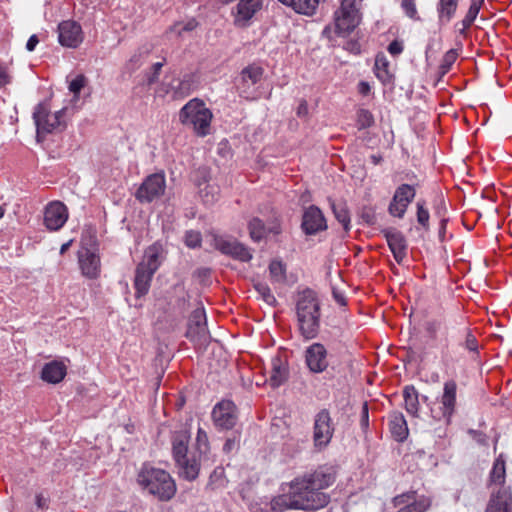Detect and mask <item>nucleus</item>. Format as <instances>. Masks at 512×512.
<instances>
[{"label": "nucleus", "mask_w": 512, "mask_h": 512, "mask_svg": "<svg viewBox=\"0 0 512 512\" xmlns=\"http://www.w3.org/2000/svg\"><path fill=\"white\" fill-rule=\"evenodd\" d=\"M293 500V491L290 489L288 494L279 495L271 500V509L275 512L294 509Z\"/></svg>", "instance_id": "58836bf2"}, {"label": "nucleus", "mask_w": 512, "mask_h": 512, "mask_svg": "<svg viewBox=\"0 0 512 512\" xmlns=\"http://www.w3.org/2000/svg\"><path fill=\"white\" fill-rule=\"evenodd\" d=\"M485 512H512V490L510 487L493 489Z\"/></svg>", "instance_id": "aec40b11"}, {"label": "nucleus", "mask_w": 512, "mask_h": 512, "mask_svg": "<svg viewBox=\"0 0 512 512\" xmlns=\"http://www.w3.org/2000/svg\"><path fill=\"white\" fill-rule=\"evenodd\" d=\"M152 49L153 46L151 44L141 46L125 64L124 72L132 74L138 70L144 64Z\"/></svg>", "instance_id": "2f4dec72"}, {"label": "nucleus", "mask_w": 512, "mask_h": 512, "mask_svg": "<svg viewBox=\"0 0 512 512\" xmlns=\"http://www.w3.org/2000/svg\"><path fill=\"white\" fill-rule=\"evenodd\" d=\"M269 275L273 284H286L287 283V266L279 259H274L269 264Z\"/></svg>", "instance_id": "72a5a7b5"}, {"label": "nucleus", "mask_w": 512, "mask_h": 512, "mask_svg": "<svg viewBox=\"0 0 512 512\" xmlns=\"http://www.w3.org/2000/svg\"><path fill=\"white\" fill-rule=\"evenodd\" d=\"M374 73L376 77L383 83H390L392 75L389 72V61L384 53H378L375 57Z\"/></svg>", "instance_id": "f704fd0d"}, {"label": "nucleus", "mask_w": 512, "mask_h": 512, "mask_svg": "<svg viewBox=\"0 0 512 512\" xmlns=\"http://www.w3.org/2000/svg\"><path fill=\"white\" fill-rule=\"evenodd\" d=\"M406 411L416 417L419 411V395L414 386H406L403 390Z\"/></svg>", "instance_id": "c9c22d12"}, {"label": "nucleus", "mask_w": 512, "mask_h": 512, "mask_svg": "<svg viewBox=\"0 0 512 512\" xmlns=\"http://www.w3.org/2000/svg\"><path fill=\"white\" fill-rule=\"evenodd\" d=\"M264 70L257 64H251L243 68L236 82L237 89L242 97L247 99L254 98L256 94V84L262 79Z\"/></svg>", "instance_id": "1a4fd4ad"}, {"label": "nucleus", "mask_w": 512, "mask_h": 512, "mask_svg": "<svg viewBox=\"0 0 512 512\" xmlns=\"http://www.w3.org/2000/svg\"><path fill=\"white\" fill-rule=\"evenodd\" d=\"M239 447V437H232V438H228L226 440V442L224 443L223 445V451L225 453H230L234 450H237Z\"/></svg>", "instance_id": "052dcab7"}, {"label": "nucleus", "mask_w": 512, "mask_h": 512, "mask_svg": "<svg viewBox=\"0 0 512 512\" xmlns=\"http://www.w3.org/2000/svg\"><path fill=\"white\" fill-rule=\"evenodd\" d=\"M357 123L360 129H366L374 124V117L367 109H360L357 113Z\"/></svg>", "instance_id": "3c124183"}, {"label": "nucleus", "mask_w": 512, "mask_h": 512, "mask_svg": "<svg viewBox=\"0 0 512 512\" xmlns=\"http://www.w3.org/2000/svg\"><path fill=\"white\" fill-rule=\"evenodd\" d=\"M190 434L186 430L176 431L172 435V452L179 470V476L187 481H194L200 471V460L196 453L189 451Z\"/></svg>", "instance_id": "7ed1b4c3"}, {"label": "nucleus", "mask_w": 512, "mask_h": 512, "mask_svg": "<svg viewBox=\"0 0 512 512\" xmlns=\"http://www.w3.org/2000/svg\"><path fill=\"white\" fill-rule=\"evenodd\" d=\"M415 195L414 187L409 184H401L397 187L388 207L390 215L400 219L403 218Z\"/></svg>", "instance_id": "ddd939ff"}, {"label": "nucleus", "mask_w": 512, "mask_h": 512, "mask_svg": "<svg viewBox=\"0 0 512 512\" xmlns=\"http://www.w3.org/2000/svg\"><path fill=\"white\" fill-rule=\"evenodd\" d=\"M270 383L273 387L284 384L289 376L288 364L280 356L271 359Z\"/></svg>", "instance_id": "bb28decb"}, {"label": "nucleus", "mask_w": 512, "mask_h": 512, "mask_svg": "<svg viewBox=\"0 0 512 512\" xmlns=\"http://www.w3.org/2000/svg\"><path fill=\"white\" fill-rule=\"evenodd\" d=\"M78 262L81 273L89 279H96L100 275V257L95 252L85 248L78 253Z\"/></svg>", "instance_id": "5701e85b"}, {"label": "nucleus", "mask_w": 512, "mask_h": 512, "mask_svg": "<svg viewBox=\"0 0 512 512\" xmlns=\"http://www.w3.org/2000/svg\"><path fill=\"white\" fill-rule=\"evenodd\" d=\"M58 32H81V27L75 21H63L58 25Z\"/></svg>", "instance_id": "6e6d98bb"}, {"label": "nucleus", "mask_w": 512, "mask_h": 512, "mask_svg": "<svg viewBox=\"0 0 512 512\" xmlns=\"http://www.w3.org/2000/svg\"><path fill=\"white\" fill-rule=\"evenodd\" d=\"M196 27L197 22L194 19H191L188 20L182 28L176 26L174 32H191L196 29Z\"/></svg>", "instance_id": "e2e57ef3"}, {"label": "nucleus", "mask_w": 512, "mask_h": 512, "mask_svg": "<svg viewBox=\"0 0 512 512\" xmlns=\"http://www.w3.org/2000/svg\"><path fill=\"white\" fill-rule=\"evenodd\" d=\"M66 375V367L60 362L47 363L41 373V377L48 383H59Z\"/></svg>", "instance_id": "7c9ffc66"}, {"label": "nucleus", "mask_w": 512, "mask_h": 512, "mask_svg": "<svg viewBox=\"0 0 512 512\" xmlns=\"http://www.w3.org/2000/svg\"><path fill=\"white\" fill-rule=\"evenodd\" d=\"M185 245L191 249H195L201 246L202 235L199 231L188 230L184 236Z\"/></svg>", "instance_id": "8fccbe9b"}, {"label": "nucleus", "mask_w": 512, "mask_h": 512, "mask_svg": "<svg viewBox=\"0 0 512 512\" xmlns=\"http://www.w3.org/2000/svg\"><path fill=\"white\" fill-rule=\"evenodd\" d=\"M332 210L335 218L342 224L345 231L350 230V214L345 203H333Z\"/></svg>", "instance_id": "ea45409f"}, {"label": "nucleus", "mask_w": 512, "mask_h": 512, "mask_svg": "<svg viewBox=\"0 0 512 512\" xmlns=\"http://www.w3.org/2000/svg\"><path fill=\"white\" fill-rule=\"evenodd\" d=\"M64 115V109L51 114L49 108L44 103H39L33 112V119L37 127V133H51L61 125V118Z\"/></svg>", "instance_id": "f8f14e48"}, {"label": "nucleus", "mask_w": 512, "mask_h": 512, "mask_svg": "<svg viewBox=\"0 0 512 512\" xmlns=\"http://www.w3.org/2000/svg\"><path fill=\"white\" fill-rule=\"evenodd\" d=\"M164 258L163 246L156 242L145 249L143 260L138 265L156 272Z\"/></svg>", "instance_id": "a878e982"}, {"label": "nucleus", "mask_w": 512, "mask_h": 512, "mask_svg": "<svg viewBox=\"0 0 512 512\" xmlns=\"http://www.w3.org/2000/svg\"><path fill=\"white\" fill-rule=\"evenodd\" d=\"M506 483V456L500 453L493 462L492 468L489 472L487 487L491 489H498L505 486Z\"/></svg>", "instance_id": "b1692460"}, {"label": "nucleus", "mask_w": 512, "mask_h": 512, "mask_svg": "<svg viewBox=\"0 0 512 512\" xmlns=\"http://www.w3.org/2000/svg\"><path fill=\"white\" fill-rule=\"evenodd\" d=\"M186 337L196 345H204L209 341L207 318L203 307L195 309L189 318Z\"/></svg>", "instance_id": "6e6552de"}, {"label": "nucleus", "mask_w": 512, "mask_h": 512, "mask_svg": "<svg viewBox=\"0 0 512 512\" xmlns=\"http://www.w3.org/2000/svg\"><path fill=\"white\" fill-rule=\"evenodd\" d=\"M483 1L484 0H472L471 1L470 8H469L465 18L462 21L463 22V28H461L459 30V32H465V30L470 27V25L476 19Z\"/></svg>", "instance_id": "c03bdc74"}, {"label": "nucleus", "mask_w": 512, "mask_h": 512, "mask_svg": "<svg viewBox=\"0 0 512 512\" xmlns=\"http://www.w3.org/2000/svg\"><path fill=\"white\" fill-rule=\"evenodd\" d=\"M12 77L6 65L0 62V87L11 83Z\"/></svg>", "instance_id": "13d9d810"}, {"label": "nucleus", "mask_w": 512, "mask_h": 512, "mask_svg": "<svg viewBox=\"0 0 512 512\" xmlns=\"http://www.w3.org/2000/svg\"><path fill=\"white\" fill-rule=\"evenodd\" d=\"M209 449L210 446L207 433L202 428H199L197 431L195 450L193 453H196L197 459L200 460V466L207 459Z\"/></svg>", "instance_id": "4c0bfd02"}, {"label": "nucleus", "mask_w": 512, "mask_h": 512, "mask_svg": "<svg viewBox=\"0 0 512 512\" xmlns=\"http://www.w3.org/2000/svg\"><path fill=\"white\" fill-rule=\"evenodd\" d=\"M458 6V0H439L437 12L440 23H448L454 16Z\"/></svg>", "instance_id": "e433bc0d"}, {"label": "nucleus", "mask_w": 512, "mask_h": 512, "mask_svg": "<svg viewBox=\"0 0 512 512\" xmlns=\"http://www.w3.org/2000/svg\"><path fill=\"white\" fill-rule=\"evenodd\" d=\"M397 263L406 257L407 242L401 231L396 228H386L381 231Z\"/></svg>", "instance_id": "4be33fe9"}, {"label": "nucleus", "mask_w": 512, "mask_h": 512, "mask_svg": "<svg viewBox=\"0 0 512 512\" xmlns=\"http://www.w3.org/2000/svg\"><path fill=\"white\" fill-rule=\"evenodd\" d=\"M212 112L203 100L194 98L188 101L179 112L180 122L193 129L195 134L204 137L210 133Z\"/></svg>", "instance_id": "20e7f679"}, {"label": "nucleus", "mask_w": 512, "mask_h": 512, "mask_svg": "<svg viewBox=\"0 0 512 512\" xmlns=\"http://www.w3.org/2000/svg\"><path fill=\"white\" fill-rule=\"evenodd\" d=\"M387 49L392 56L396 57L402 53L403 43L401 41L394 40L388 45Z\"/></svg>", "instance_id": "680f3d73"}, {"label": "nucleus", "mask_w": 512, "mask_h": 512, "mask_svg": "<svg viewBox=\"0 0 512 512\" xmlns=\"http://www.w3.org/2000/svg\"><path fill=\"white\" fill-rule=\"evenodd\" d=\"M214 246L223 254L230 255L240 261L248 262L252 259V254L247 247L229 237L215 236Z\"/></svg>", "instance_id": "dca6fc26"}, {"label": "nucleus", "mask_w": 512, "mask_h": 512, "mask_svg": "<svg viewBox=\"0 0 512 512\" xmlns=\"http://www.w3.org/2000/svg\"><path fill=\"white\" fill-rule=\"evenodd\" d=\"M39 43V39L36 34H32V36L28 39L26 43V49L28 51H33L36 45Z\"/></svg>", "instance_id": "774afa93"}, {"label": "nucleus", "mask_w": 512, "mask_h": 512, "mask_svg": "<svg viewBox=\"0 0 512 512\" xmlns=\"http://www.w3.org/2000/svg\"><path fill=\"white\" fill-rule=\"evenodd\" d=\"M401 7L409 18H416L417 9L414 0H402Z\"/></svg>", "instance_id": "5fc2aeb1"}, {"label": "nucleus", "mask_w": 512, "mask_h": 512, "mask_svg": "<svg viewBox=\"0 0 512 512\" xmlns=\"http://www.w3.org/2000/svg\"><path fill=\"white\" fill-rule=\"evenodd\" d=\"M284 5L290 6L295 12L311 16L315 13L320 0H278Z\"/></svg>", "instance_id": "473e14b6"}, {"label": "nucleus", "mask_w": 512, "mask_h": 512, "mask_svg": "<svg viewBox=\"0 0 512 512\" xmlns=\"http://www.w3.org/2000/svg\"><path fill=\"white\" fill-rule=\"evenodd\" d=\"M304 356L305 363L312 373H322L329 365L327 350L321 343L316 342L308 346Z\"/></svg>", "instance_id": "a211bd4d"}, {"label": "nucleus", "mask_w": 512, "mask_h": 512, "mask_svg": "<svg viewBox=\"0 0 512 512\" xmlns=\"http://www.w3.org/2000/svg\"><path fill=\"white\" fill-rule=\"evenodd\" d=\"M360 217L368 225H373L376 221L375 212L371 207H363Z\"/></svg>", "instance_id": "4d7b16f0"}, {"label": "nucleus", "mask_w": 512, "mask_h": 512, "mask_svg": "<svg viewBox=\"0 0 512 512\" xmlns=\"http://www.w3.org/2000/svg\"><path fill=\"white\" fill-rule=\"evenodd\" d=\"M154 274V271L145 268L143 265H137L134 278V287L137 297L144 296L148 293Z\"/></svg>", "instance_id": "cd10ccee"}, {"label": "nucleus", "mask_w": 512, "mask_h": 512, "mask_svg": "<svg viewBox=\"0 0 512 512\" xmlns=\"http://www.w3.org/2000/svg\"><path fill=\"white\" fill-rule=\"evenodd\" d=\"M254 288L258 293L259 297L268 305L275 306L277 304V300L275 296L272 294L270 287L265 282H256L254 283Z\"/></svg>", "instance_id": "79ce46f5"}, {"label": "nucleus", "mask_w": 512, "mask_h": 512, "mask_svg": "<svg viewBox=\"0 0 512 512\" xmlns=\"http://www.w3.org/2000/svg\"><path fill=\"white\" fill-rule=\"evenodd\" d=\"M138 484L160 501H169L176 493V484L168 472L144 464L137 475Z\"/></svg>", "instance_id": "f03ea898"}, {"label": "nucleus", "mask_w": 512, "mask_h": 512, "mask_svg": "<svg viewBox=\"0 0 512 512\" xmlns=\"http://www.w3.org/2000/svg\"><path fill=\"white\" fill-rule=\"evenodd\" d=\"M333 298L335 299V301L341 305V306H345L346 305V298L344 296V294L341 292V291H338L336 289L333 290Z\"/></svg>", "instance_id": "338daca9"}, {"label": "nucleus", "mask_w": 512, "mask_h": 512, "mask_svg": "<svg viewBox=\"0 0 512 512\" xmlns=\"http://www.w3.org/2000/svg\"><path fill=\"white\" fill-rule=\"evenodd\" d=\"M248 229H249L250 237L255 242H259L267 234V230H266V227H265L263 221L257 217L252 218L249 221Z\"/></svg>", "instance_id": "a19ab883"}, {"label": "nucleus", "mask_w": 512, "mask_h": 512, "mask_svg": "<svg viewBox=\"0 0 512 512\" xmlns=\"http://www.w3.org/2000/svg\"><path fill=\"white\" fill-rule=\"evenodd\" d=\"M390 431L394 439L398 442L406 440L409 434L407 422L404 415L400 412H393L389 416Z\"/></svg>", "instance_id": "c85d7f7f"}, {"label": "nucleus", "mask_w": 512, "mask_h": 512, "mask_svg": "<svg viewBox=\"0 0 512 512\" xmlns=\"http://www.w3.org/2000/svg\"><path fill=\"white\" fill-rule=\"evenodd\" d=\"M395 506L404 505L397 512H425L431 505L428 497H416V493L408 492L394 498Z\"/></svg>", "instance_id": "412c9836"}, {"label": "nucleus", "mask_w": 512, "mask_h": 512, "mask_svg": "<svg viewBox=\"0 0 512 512\" xmlns=\"http://www.w3.org/2000/svg\"><path fill=\"white\" fill-rule=\"evenodd\" d=\"M262 7V0H239L235 23L239 28H245L252 17Z\"/></svg>", "instance_id": "393cba45"}, {"label": "nucleus", "mask_w": 512, "mask_h": 512, "mask_svg": "<svg viewBox=\"0 0 512 512\" xmlns=\"http://www.w3.org/2000/svg\"><path fill=\"white\" fill-rule=\"evenodd\" d=\"M58 42L68 48H76L83 42L82 34H57Z\"/></svg>", "instance_id": "49530a36"}, {"label": "nucleus", "mask_w": 512, "mask_h": 512, "mask_svg": "<svg viewBox=\"0 0 512 512\" xmlns=\"http://www.w3.org/2000/svg\"><path fill=\"white\" fill-rule=\"evenodd\" d=\"M361 18L355 0H341L340 7L334 12L335 32H353Z\"/></svg>", "instance_id": "423d86ee"}, {"label": "nucleus", "mask_w": 512, "mask_h": 512, "mask_svg": "<svg viewBox=\"0 0 512 512\" xmlns=\"http://www.w3.org/2000/svg\"><path fill=\"white\" fill-rule=\"evenodd\" d=\"M343 48L350 53L355 55L361 53V44L357 38H345L343 37V41L341 43Z\"/></svg>", "instance_id": "603ef678"}, {"label": "nucleus", "mask_w": 512, "mask_h": 512, "mask_svg": "<svg viewBox=\"0 0 512 512\" xmlns=\"http://www.w3.org/2000/svg\"><path fill=\"white\" fill-rule=\"evenodd\" d=\"M293 491L294 510H318L325 507L330 497L328 494L317 490L299 477L291 482Z\"/></svg>", "instance_id": "39448f33"}, {"label": "nucleus", "mask_w": 512, "mask_h": 512, "mask_svg": "<svg viewBox=\"0 0 512 512\" xmlns=\"http://www.w3.org/2000/svg\"><path fill=\"white\" fill-rule=\"evenodd\" d=\"M159 72L155 71V70H152L151 68L149 69V71H147L145 73V82L147 85H152L154 84L155 82H157L158 78H159Z\"/></svg>", "instance_id": "0e129e2a"}, {"label": "nucleus", "mask_w": 512, "mask_h": 512, "mask_svg": "<svg viewBox=\"0 0 512 512\" xmlns=\"http://www.w3.org/2000/svg\"><path fill=\"white\" fill-rule=\"evenodd\" d=\"M464 342L461 344L466 350L472 353H478L479 344L475 335L467 328L463 329Z\"/></svg>", "instance_id": "09e8293b"}, {"label": "nucleus", "mask_w": 512, "mask_h": 512, "mask_svg": "<svg viewBox=\"0 0 512 512\" xmlns=\"http://www.w3.org/2000/svg\"><path fill=\"white\" fill-rule=\"evenodd\" d=\"M458 57V52H457V49H450L448 50L444 57H443V60L439 66V79L442 78L443 76H445L451 69L452 65L454 64V62L456 61Z\"/></svg>", "instance_id": "a18cd8bd"}, {"label": "nucleus", "mask_w": 512, "mask_h": 512, "mask_svg": "<svg viewBox=\"0 0 512 512\" xmlns=\"http://www.w3.org/2000/svg\"><path fill=\"white\" fill-rule=\"evenodd\" d=\"M68 220V209L60 201H52L44 210V225L50 231H58Z\"/></svg>", "instance_id": "2eb2a0df"}, {"label": "nucleus", "mask_w": 512, "mask_h": 512, "mask_svg": "<svg viewBox=\"0 0 512 512\" xmlns=\"http://www.w3.org/2000/svg\"><path fill=\"white\" fill-rule=\"evenodd\" d=\"M417 207V222L423 227L424 230H429V219L430 214L428 209L425 207V201L419 200L416 203Z\"/></svg>", "instance_id": "de8ad7c7"}, {"label": "nucleus", "mask_w": 512, "mask_h": 512, "mask_svg": "<svg viewBox=\"0 0 512 512\" xmlns=\"http://www.w3.org/2000/svg\"><path fill=\"white\" fill-rule=\"evenodd\" d=\"M211 416L217 429L230 430L238 420L237 407L231 400H222L214 406Z\"/></svg>", "instance_id": "9d476101"}, {"label": "nucleus", "mask_w": 512, "mask_h": 512, "mask_svg": "<svg viewBox=\"0 0 512 512\" xmlns=\"http://www.w3.org/2000/svg\"><path fill=\"white\" fill-rule=\"evenodd\" d=\"M86 83V77L84 75H77L69 84V90L77 95Z\"/></svg>", "instance_id": "864d4df0"}, {"label": "nucleus", "mask_w": 512, "mask_h": 512, "mask_svg": "<svg viewBox=\"0 0 512 512\" xmlns=\"http://www.w3.org/2000/svg\"><path fill=\"white\" fill-rule=\"evenodd\" d=\"M195 89L194 76L185 74L175 87V93L179 96H187Z\"/></svg>", "instance_id": "37998d69"}, {"label": "nucleus", "mask_w": 512, "mask_h": 512, "mask_svg": "<svg viewBox=\"0 0 512 512\" xmlns=\"http://www.w3.org/2000/svg\"><path fill=\"white\" fill-rule=\"evenodd\" d=\"M295 308L300 335L305 340L316 338L320 330L321 315L316 292L310 288L299 291Z\"/></svg>", "instance_id": "f257e3e1"}, {"label": "nucleus", "mask_w": 512, "mask_h": 512, "mask_svg": "<svg viewBox=\"0 0 512 512\" xmlns=\"http://www.w3.org/2000/svg\"><path fill=\"white\" fill-rule=\"evenodd\" d=\"M35 504L38 509L45 510L48 508V499L43 494H37L35 496Z\"/></svg>", "instance_id": "69168bd1"}, {"label": "nucleus", "mask_w": 512, "mask_h": 512, "mask_svg": "<svg viewBox=\"0 0 512 512\" xmlns=\"http://www.w3.org/2000/svg\"><path fill=\"white\" fill-rule=\"evenodd\" d=\"M335 428L327 409H321L314 418L313 442L315 448L322 450L326 448L333 437Z\"/></svg>", "instance_id": "0eeeda50"}, {"label": "nucleus", "mask_w": 512, "mask_h": 512, "mask_svg": "<svg viewBox=\"0 0 512 512\" xmlns=\"http://www.w3.org/2000/svg\"><path fill=\"white\" fill-rule=\"evenodd\" d=\"M308 481L309 485L321 491L331 486L336 480V470L333 466H320L314 472L299 477Z\"/></svg>", "instance_id": "6ab92c4d"}, {"label": "nucleus", "mask_w": 512, "mask_h": 512, "mask_svg": "<svg viewBox=\"0 0 512 512\" xmlns=\"http://www.w3.org/2000/svg\"><path fill=\"white\" fill-rule=\"evenodd\" d=\"M301 228L306 235H315L327 229V222L322 211L315 205L304 210Z\"/></svg>", "instance_id": "f3484780"}, {"label": "nucleus", "mask_w": 512, "mask_h": 512, "mask_svg": "<svg viewBox=\"0 0 512 512\" xmlns=\"http://www.w3.org/2000/svg\"><path fill=\"white\" fill-rule=\"evenodd\" d=\"M441 49L440 40H431L426 47V58L435 55Z\"/></svg>", "instance_id": "bf43d9fd"}, {"label": "nucleus", "mask_w": 512, "mask_h": 512, "mask_svg": "<svg viewBox=\"0 0 512 512\" xmlns=\"http://www.w3.org/2000/svg\"><path fill=\"white\" fill-rule=\"evenodd\" d=\"M456 394V382L454 380L446 381L443 386V393L440 397L441 406L439 412L434 415V418L438 420L443 419L446 424H450L451 418L454 415L456 409Z\"/></svg>", "instance_id": "4468645a"}, {"label": "nucleus", "mask_w": 512, "mask_h": 512, "mask_svg": "<svg viewBox=\"0 0 512 512\" xmlns=\"http://www.w3.org/2000/svg\"><path fill=\"white\" fill-rule=\"evenodd\" d=\"M426 330L430 334L433 341H436L438 339V333L442 332L443 337L441 342L445 347L449 346L448 335L450 331L453 330V327L446 320L432 319L429 323H427Z\"/></svg>", "instance_id": "c756f323"}, {"label": "nucleus", "mask_w": 512, "mask_h": 512, "mask_svg": "<svg viewBox=\"0 0 512 512\" xmlns=\"http://www.w3.org/2000/svg\"><path fill=\"white\" fill-rule=\"evenodd\" d=\"M166 180L164 173H154L145 178L136 192V198L140 202H152L164 194Z\"/></svg>", "instance_id": "9b49d317"}]
</instances>
